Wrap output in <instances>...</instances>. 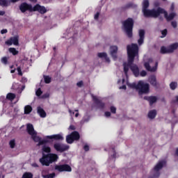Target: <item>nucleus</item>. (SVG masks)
I'll use <instances>...</instances> for the list:
<instances>
[{
    "label": "nucleus",
    "instance_id": "1",
    "mask_svg": "<svg viewBox=\"0 0 178 178\" xmlns=\"http://www.w3.org/2000/svg\"><path fill=\"white\" fill-rule=\"evenodd\" d=\"M127 55H128V63H124L123 64L125 76H127V72H129V67H130L135 77H138V76H141V77H145V76H147V72L145 70H143L142 72H140V70L138 69V67L136 65L133 64V62H134V58H136V60H138V46L136 44H132L131 45H128Z\"/></svg>",
    "mask_w": 178,
    "mask_h": 178
},
{
    "label": "nucleus",
    "instance_id": "2",
    "mask_svg": "<svg viewBox=\"0 0 178 178\" xmlns=\"http://www.w3.org/2000/svg\"><path fill=\"white\" fill-rule=\"evenodd\" d=\"M148 8H149V1L143 0L142 2V12L145 17H158L159 16V8L152 10L148 9Z\"/></svg>",
    "mask_w": 178,
    "mask_h": 178
},
{
    "label": "nucleus",
    "instance_id": "3",
    "mask_svg": "<svg viewBox=\"0 0 178 178\" xmlns=\"http://www.w3.org/2000/svg\"><path fill=\"white\" fill-rule=\"evenodd\" d=\"M127 84L128 87L138 90L139 95H143V94H148V92H149V84L144 82V81H139L138 83H127Z\"/></svg>",
    "mask_w": 178,
    "mask_h": 178
},
{
    "label": "nucleus",
    "instance_id": "4",
    "mask_svg": "<svg viewBox=\"0 0 178 178\" xmlns=\"http://www.w3.org/2000/svg\"><path fill=\"white\" fill-rule=\"evenodd\" d=\"M27 132L30 134L31 138L35 141V143H38V145H44L47 144L48 140L47 139H41V137L37 135V131L34 130V127L31 124H28L26 126Z\"/></svg>",
    "mask_w": 178,
    "mask_h": 178
},
{
    "label": "nucleus",
    "instance_id": "5",
    "mask_svg": "<svg viewBox=\"0 0 178 178\" xmlns=\"http://www.w3.org/2000/svg\"><path fill=\"white\" fill-rule=\"evenodd\" d=\"M56 161H58V155L55 154H49L47 155L43 154L42 158L40 159V162L43 166H49L52 162Z\"/></svg>",
    "mask_w": 178,
    "mask_h": 178
},
{
    "label": "nucleus",
    "instance_id": "6",
    "mask_svg": "<svg viewBox=\"0 0 178 178\" xmlns=\"http://www.w3.org/2000/svg\"><path fill=\"white\" fill-rule=\"evenodd\" d=\"M123 26L127 37L131 38L133 37V26H134L133 19L128 18L123 22Z\"/></svg>",
    "mask_w": 178,
    "mask_h": 178
},
{
    "label": "nucleus",
    "instance_id": "7",
    "mask_svg": "<svg viewBox=\"0 0 178 178\" xmlns=\"http://www.w3.org/2000/svg\"><path fill=\"white\" fill-rule=\"evenodd\" d=\"M166 161H160L159 163L154 166V169L152 170V175H153V178L159 177V170L165 166Z\"/></svg>",
    "mask_w": 178,
    "mask_h": 178
},
{
    "label": "nucleus",
    "instance_id": "8",
    "mask_svg": "<svg viewBox=\"0 0 178 178\" xmlns=\"http://www.w3.org/2000/svg\"><path fill=\"white\" fill-rule=\"evenodd\" d=\"M162 13L164 15V17L166 19L167 22H170V20H173L177 16V14L175 12H172L169 15H168V12H166V10H165L162 8H159V16Z\"/></svg>",
    "mask_w": 178,
    "mask_h": 178
},
{
    "label": "nucleus",
    "instance_id": "9",
    "mask_svg": "<svg viewBox=\"0 0 178 178\" xmlns=\"http://www.w3.org/2000/svg\"><path fill=\"white\" fill-rule=\"evenodd\" d=\"M178 48V43H174L170 44L169 47H162L161 48V54H172V52H174Z\"/></svg>",
    "mask_w": 178,
    "mask_h": 178
},
{
    "label": "nucleus",
    "instance_id": "10",
    "mask_svg": "<svg viewBox=\"0 0 178 178\" xmlns=\"http://www.w3.org/2000/svg\"><path fill=\"white\" fill-rule=\"evenodd\" d=\"M154 62L152 61V58H149L148 62L145 63L144 66L148 72H156V69H158V63H154V66H153Z\"/></svg>",
    "mask_w": 178,
    "mask_h": 178
},
{
    "label": "nucleus",
    "instance_id": "11",
    "mask_svg": "<svg viewBox=\"0 0 178 178\" xmlns=\"http://www.w3.org/2000/svg\"><path fill=\"white\" fill-rule=\"evenodd\" d=\"M80 140V134L77 131H74L66 137V142L67 144H73L74 141Z\"/></svg>",
    "mask_w": 178,
    "mask_h": 178
},
{
    "label": "nucleus",
    "instance_id": "12",
    "mask_svg": "<svg viewBox=\"0 0 178 178\" xmlns=\"http://www.w3.org/2000/svg\"><path fill=\"white\" fill-rule=\"evenodd\" d=\"M56 151H58V152H63L65 151H67L69 149V145H65L60 143H56L54 145Z\"/></svg>",
    "mask_w": 178,
    "mask_h": 178
},
{
    "label": "nucleus",
    "instance_id": "13",
    "mask_svg": "<svg viewBox=\"0 0 178 178\" xmlns=\"http://www.w3.org/2000/svg\"><path fill=\"white\" fill-rule=\"evenodd\" d=\"M55 170L58 172H72V167L67 164L57 165L55 166Z\"/></svg>",
    "mask_w": 178,
    "mask_h": 178
},
{
    "label": "nucleus",
    "instance_id": "14",
    "mask_svg": "<svg viewBox=\"0 0 178 178\" xmlns=\"http://www.w3.org/2000/svg\"><path fill=\"white\" fill-rule=\"evenodd\" d=\"M19 9L22 13H24L26 10H29L31 12V10H33V6H31V5L27 4L26 3H23L20 5Z\"/></svg>",
    "mask_w": 178,
    "mask_h": 178
},
{
    "label": "nucleus",
    "instance_id": "15",
    "mask_svg": "<svg viewBox=\"0 0 178 178\" xmlns=\"http://www.w3.org/2000/svg\"><path fill=\"white\" fill-rule=\"evenodd\" d=\"M92 99L93 101L95 102L97 106L99 108V109H104V106H105V104H104L102 101L101 99H99V97H97L96 96H92Z\"/></svg>",
    "mask_w": 178,
    "mask_h": 178
},
{
    "label": "nucleus",
    "instance_id": "16",
    "mask_svg": "<svg viewBox=\"0 0 178 178\" xmlns=\"http://www.w3.org/2000/svg\"><path fill=\"white\" fill-rule=\"evenodd\" d=\"M110 54L114 60H116V59H118V46H111Z\"/></svg>",
    "mask_w": 178,
    "mask_h": 178
},
{
    "label": "nucleus",
    "instance_id": "17",
    "mask_svg": "<svg viewBox=\"0 0 178 178\" xmlns=\"http://www.w3.org/2000/svg\"><path fill=\"white\" fill-rule=\"evenodd\" d=\"M6 44L7 45H12L13 44V45H19V38H17V36L10 38L6 42Z\"/></svg>",
    "mask_w": 178,
    "mask_h": 178
},
{
    "label": "nucleus",
    "instance_id": "18",
    "mask_svg": "<svg viewBox=\"0 0 178 178\" xmlns=\"http://www.w3.org/2000/svg\"><path fill=\"white\" fill-rule=\"evenodd\" d=\"M33 10L38 11L42 15H44V13H47V9L44 6H41L39 4H37L33 8Z\"/></svg>",
    "mask_w": 178,
    "mask_h": 178
},
{
    "label": "nucleus",
    "instance_id": "19",
    "mask_svg": "<svg viewBox=\"0 0 178 178\" xmlns=\"http://www.w3.org/2000/svg\"><path fill=\"white\" fill-rule=\"evenodd\" d=\"M145 35V31H144L143 29L139 30V39L138 40V44L139 45H142V44L144 43Z\"/></svg>",
    "mask_w": 178,
    "mask_h": 178
},
{
    "label": "nucleus",
    "instance_id": "20",
    "mask_svg": "<svg viewBox=\"0 0 178 178\" xmlns=\"http://www.w3.org/2000/svg\"><path fill=\"white\" fill-rule=\"evenodd\" d=\"M46 138H49V140H63V136L62 135V134H59L56 135L47 136H46Z\"/></svg>",
    "mask_w": 178,
    "mask_h": 178
},
{
    "label": "nucleus",
    "instance_id": "21",
    "mask_svg": "<svg viewBox=\"0 0 178 178\" xmlns=\"http://www.w3.org/2000/svg\"><path fill=\"white\" fill-rule=\"evenodd\" d=\"M144 99H145L146 101H148L150 105H152L153 104H155V102H156V101L158 100V98L155 96H150V97H145Z\"/></svg>",
    "mask_w": 178,
    "mask_h": 178
},
{
    "label": "nucleus",
    "instance_id": "22",
    "mask_svg": "<svg viewBox=\"0 0 178 178\" xmlns=\"http://www.w3.org/2000/svg\"><path fill=\"white\" fill-rule=\"evenodd\" d=\"M149 81L153 87H158V82H156V77L155 76H151L149 78Z\"/></svg>",
    "mask_w": 178,
    "mask_h": 178
},
{
    "label": "nucleus",
    "instance_id": "23",
    "mask_svg": "<svg viewBox=\"0 0 178 178\" xmlns=\"http://www.w3.org/2000/svg\"><path fill=\"white\" fill-rule=\"evenodd\" d=\"M99 58H101L102 59H105L106 62H111V60L109 58H108V54L106 53H99L98 54Z\"/></svg>",
    "mask_w": 178,
    "mask_h": 178
},
{
    "label": "nucleus",
    "instance_id": "24",
    "mask_svg": "<svg viewBox=\"0 0 178 178\" xmlns=\"http://www.w3.org/2000/svg\"><path fill=\"white\" fill-rule=\"evenodd\" d=\"M38 113L40 118H45L47 116V113L41 107H38Z\"/></svg>",
    "mask_w": 178,
    "mask_h": 178
},
{
    "label": "nucleus",
    "instance_id": "25",
    "mask_svg": "<svg viewBox=\"0 0 178 178\" xmlns=\"http://www.w3.org/2000/svg\"><path fill=\"white\" fill-rule=\"evenodd\" d=\"M156 116V110H152L148 113L149 119H155Z\"/></svg>",
    "mask_w": 178,
    "mask_h": 178
},
{
    "label": "nucleus",
    "instance_id": "26",
    "mask_svg": "<svg viewBox=\"0 0 178 178\" xmlns=\"http://www.w3.org/2000/svg\"><path fill=\"white\" fill-rule=\"evenodd\" d=\"M31 111H33V108L31 107V106L28 105L24 107V113L26 115H29V113H31Z\"/></svg>",
    "mask_w": 178,
    "mask_h": 178
},
{
    "label": "nucleus",
    "instance_id": "27",
    "mask_svg": "<svg viewBox=\"0 0 178 178\" xmlns=\"http://www.w3.org/2000/svg\"><path fill=\"white\" fill-rule=\"evenodd\" d=\"M15 98H16V95L13 93H8L6 95V99H9L10 101H13Z\"/></svg>",
    "mask_w": 178,
    "mask_h": 178
},
{
    "label": "nucleus",
    "instance_id": "28",
    "mask_svg": "<svg viewBox=\"0 0 178 178\" xmlns=\"http://www.w3.org/2000/svg\"><path fill=\"white\" fill-rule=\"evenodd\" d=\"M90 120V115H85L81 121V124H84V123H87Z\"/></svg>",
    "mask_w": 178,
    "mask_h": 178
},
{
    "label": "nucleus",
    "instance_id": "29",
    "mask_svg": "<svg viewBox=\"0 0 178 178\" xmlns=\"http://www.w3.org/2000/svg\"><path fill=\"white\" fill-rule=\"evenodd\" d=\"M170 88L172 90H176L177 88V82H171L170 83Z\"/></svg>",
    "mask_w": 178,
    "mask_h": 178
},
{
    "label": "nucleus",
    "instance_id": "30",
    "mask_svg": "<svg viewBox=\"0 0 178 178\" xmlns=\"http://www.w3.org/2000/svg\"><path fill=\"white\" fill-rule=\"evenodd\" d=\"M42 151L43 152H51V147H49V146L47 145H44L42 147Z\"/></svg>",
    "mask_w": 178,
    "mask_h": 178
},
{
    "label": "nucleus",
    "instance_id": "31",
    "mask_svg": "<svg viewBox=\"0 0 178 178\" xmlns=\"http://www.w3.org/2000/svg\"><path fill=\"white\" fill-rule=\"evenodd\" d=\"M0 5H1V6H8L9 1H8V0H0Z\"/></svg>",
    "mask_w": 178,
    "mask_h": 178
},
{
    "label": "nucleus",
    "instance_id": "32",
    "mask_svg": "<svg viewBox=\"0 0 178 178\" xmlns=\"http://www.w3.org/2000/svg\"><path fill=\"white\" fill-rule=\"evenodd\" d=\"M9 52L13 54V55H17L19 54V51L16 50L15 48H10Z\"/></svg>",
    "mask_w": 178,
    "mask_h": 178
},
{
    "label": "nucleus",
    "instance_id": "33",
    "mask_svg": "<svg viewBox=\"0 0 178 178\" xmlns=\"http://www.w3.org/2000/svg\"><path fill=\"white\" fill-rule=\"evenodd\" d=\"M22 178H33V174L30 172L24 173Z\"/></svg>",
    "mask_w": 178,
    "mask_h": 178
},
{
    "label": "nucleus",
    "instance_id": "34",
    "mask_svg": "<svg viewBox=\"0 0 178 178\" xmlns=\"http://www.w3.org/2000/svg\"><path fill=\"white\" fill-rule=\"evenodd\" d=\"M44 82L47 84H49V83H51V77H49V76H44Z\"/></svg>",
    "mask_w": 178,
    "mask_h": 178
},
{
    "label": "nucleus",
    "instance_id": "35",
    "mask_svg": "<svg viewBox=\"0 0 178 178\" xmlns=\"http://www.w3.org/2000/svg\"><path fill=\"white\" fill-rule=\"evenodd\" d=\"M42 177L43 178H54V177H55V173H51V174H49L47 175H42Z\"/></svg>",
    "mask_w": 178,
    "mask_h": 178
},
{
    "label": "nucleus",
    "instance_id": "36",
    "mask_svg": "<svg viewBox=\"0 0 178 178\" xmlns=\"http://www.w3.org/2000/svg\"><path fill=\"white\" fill-rule=\"evenodd\" d=\"M10 148H15V146L16 145V142L15 140H11L9 143Z\"/></svg>",
    "mask_w": 178,
    "mask_h": 178
},
{
    "label": "nucleus",
    "instance_id": "37",
    "mask_svg": "<svg viewBox=\"0 0 178 178\" xmlns=\"http://www.w3.org/2000/svg\"><path fill=\"white\" fill-rule=\"evenodd\" d=\"M110 111H111V113H116V107L111 106L110 107Z\"/></svg>",
    "mask_w": 178,
    "mask_h": 178
},
{
    "label": "nucleus",
    "instance_id": "38",
    "mask_svg": "<svg viewBox=\"0 0 178 178\" xmlns=\"http://www.w3.org/2000/svg\"><path fill=\"white\" fill-rule=\"evenodd\" d=\"M35 94H36L37 97H40V95H41V94H42V91L41 90V88H38L36 90Z\"/></svg>",
    "mask_w": 178,
    "mask_h": 178
},
{
    "label": "nucleus",
    "instance_id": "39",
    "mask_svg": "<svg viewBox=\"0 0 178 178\" xmlns=\"http://www.w3.org/2000/svg\"><path fill=\"white\" fill-rule=\"evenodd\" d=\"M1 62L2 63H3L4 65H6V63H8V58L6 57H3L1 58Z\"/></svg>",
    "mask_w": 178,
    "mask_h": 178
},
{
    "label": "nucleus",
    "instance_id": "40",
    "mask_svg": "<svg viewBox=\"0 0 178 178\" xmlns=\"http://www.w3.org/2000/svg\"><path fill=\"white\" fill-rule=\"evenodd\" d=\"M161 34H162V38H163V37H166V34H168V30L164 29L163 31H161Z\"/></svg>",
    "mask_w": 178,
    "mask_h": 178
},
{
    "label": "nucleus",
    "instance_id": "41",
    "mask_svg": "<svg viewBox=\"0 0 178 178\" xmlns=\"http://www.w3.org/2000/svg\"><path fill=\"white\" fill-rule=\"evenodd\" d=\"M17 70L18 72L19 76H23V73L22 72V68L20 67H17Z\"/></svg>",
    "mask_w": 178,
    "mask_h": 178
},
{
    "label": "nucleus",
    "instance_id": "42",
    "mask_svg": "<svg viewBox=\"0 0 178 178\" xmlns=\"http://www.w3.org/2000/svg\"><path fill=\"white\" fill-rule=\"evenodd\" d=\"M171 24L174 29H176L177 27V22H176V21L172 22Z\"/></svg>",
    "mask_w": 178,
    "mask_h": 178
},
{
    "label": "nucleus",
    "instance_id": "43",
    "mask_svg": "<svg viewBox=\"0 0 178 178\" xmlns=\"http://www.w3.org/2000/svg\"><path fill=\"white\" fill-rule=\"evenodd\" d=\"M170 10V12H173V10H175V3H172Z\"/></svg>",
    "mask_w": 178,
    "mask_h": 178
},
{
    "label": "nucleus",
    "instance_id": "44",
    "mask_svg": "<svg viewBox=\"0 0 178 178\" xmlns=\"http://www.w3.org/2000/svg\"><path fill=\"white\" fill-rule=\"evenodd\" d=\"M98 17H99V12H97L95 16H94V19L95 20H98Z\"/></svg>",
    "mask_w": 178,
    "mask_h": 178
},
{
    "label": "nucleus",
    "instance_id": "45",
    "mask_svg": "<svg viewBox=\"0 0 178 178\" xmlns=\"http://www.w3.org/2000/svg\"><path fill=\"white\" fill-rule=\"evenodd\" d=\"M104 116H106V118H109L111 116V112H109V111L105 112Z\"/></svg>",
    "mask_w": 178,
    "mask_h": 178
},
{
    "label": "nucleus",
    "instance_id": "46",
    "mask_svg": "<svg viewBox=\"0 0 178 178\" xmlns=\"http://www.w3.org/2000/svg\"><path fill=\"white\" fill-rule=\"evenodd\" d=\"M83 149H85V151H88L90 149V147L88 146V145H85Z\"/></svg>",
    "mask_w": 178,
    "mask_h": 178
},
{
    "label": "nucleus",
    "instance_id": "47",
    "mask_svg": "<svg viewBox=\"0 0 178 178\" xmlns=\"http://www.w3.org/2000/svg\"><path fill=\"white\" fill-rule=\"evenodd\" d=\"M6 33H8V29H2L1 31V34H6Z\"/></svg>",
    "mask_w": 178,
    "mask_h": 178
},
{
    "label": "nucleus",
    "instance_id": "48",
    "mask_svg": "<svg viewBox=\"0 0 178 178\" xmlns=\"http://www.w3.org/2000/svg\"><path fill=\"white\" fill-rule=\"evenodd\" d=\"M76 86L78 87H81V86H83V81H79L76 83Z\"/></svg>",
    "mask_w": 178,
    "mask_h": 178
},
{
    "label": "nucleus",
    "instance_id": "49",
    "mask_svg": "<svg viewBox=\"0 0 178 178\" xmlns=\"http://www.w3.org/2000/svg\"><path fill=\"white\" fill-rule=\"evenodd\" d=\"M69 129L70 130H76V127L74 125H70Z\"/></svg>",
    "mask_w": 178,
    "mask_h": 178
},
{
    "label": "nucleus",
    "instance_id": "50",
    "mask_svg": "<svg viewBox=\"0 0 178 178\" xmlns=\"http://www.w3.org/2000/svg\"><path fill=\"white\" fill-rule=\"evenodd\" d=\"M69 113L70 114V116H73L74 115V111H72V110L69 109L68 111Z\"/></svg>",
    "mask_w": 178,
    "mask_h": 178
},
{
    "label": "nucleus",
    "instance_id": "51",
    "mask_svg": "<svg viewBox=\"0 0 178 178\" xmlns=\"http://www.w3.org/2000/svg\"><path fill=\"white\" fill-rule=\"evenodd\" d=\"M120 90H126V85L120 87Z\"/></svg>",
    "mask_w": 178,
    "mask_h": 178
},
{
    "label": "nucleus",
    "instance_id": "52",
    "mask_svg": "<svg viewBox=\"0 0 178 178\" xmlns=\"http://www.w3.org/2000/svg\"><path fill=\"white\" fill-rule=\"evenodd\" d=\"M0 101H1V102H3V101H5V97L3 96L0 97Z\"/></svg>",
    "mask_w": 178,
    "mask_h": 178
},
{
    "label": "nucleus",
    "instance_id": "53",
    "mask_svg": "<svg viewBox=\"0 0 178 178\" xmlns=\"http://www.w3.org/2000/svg\"><path fill=\"white\" fill-rule=\"evenodd\" d=\"M173 102H178V96L175 97V99L173 100Z\"/></svg>",
    "mask_w": 178,
    "mask_h": 178
},
{
    "label": "nucleus",
    "instance_id": "54",
    "mask_svg": "<svg viewBox=\"0 0 178 178\" xmlns=\"http://www.w3.org/2000/svg\"><path fill=\"white\" fill-rule=\"evenodd\" d=\"M10 2H13V3H15V2H19V1L20 0H10Z\"/></svg>",
    "mask_w": 178,
    "mask_h": 178
},
{
    "label": "nucleus",
    "instance_id": "55",
    "mask_svg": "<svg viewBox=\"0 0 178 178\" xmlns=\"http://www.w3.org/2000/svg\"><path fill=\"white\" fill-rule=\"evenodd\" d=\"M3 15H5V12L0 11V16H3Z\"/></svg>",
    "mask_w": 178,
    "mask_h": 178
},
{
    "label": "nucleus",
    "instance_id": "56",
    "mask_svg": "<svg viewBox=\"0 0 178 178\" xmlns=\"http://www.w3.org/2000/svg\"><path fill=\"white\" fill-rule=\"evenodd\" d=\"M112 158H116V153L113 152V154L112 156Z\"/></svg>",
    "mask_w": 178,
    "mask_h": 178
},
{
    "label": "nucleus",
    "instance_id": "57",
    "mask_svg": "<svg viewBox=\"0 0 178 178\" xmlns=\"http://www.w3.org/2000/svg\"><path fill=\"white\" fill-rule=\"evenodd\" d=\"M32 165L34 166V168H38V165H37V163H33Z\"/></svg>",
    "mask_w": 178,
    "mask_h": 178
},
{
    "label": "nucleus",
    "instance_id": "58",
    "mask_svg": "<svg viewBox=\"0 0 178 178\" xmlns=\"http://www.w3.org/2000/svg\"><path fill=\"white\" fill-rule=\"evenodd\" d=\"M154 6L156 8V6H159V3H154Z\"/></svg>",
    "mask_w": 178,
    "mask_h": 178
},
{
    "label": "nucleus",
    "instance_id": "59",
    "mask_svg": "<svg viewBox=\"0 0 178 178\" xmlns=\"http://www.w3.org/2000/svg\"><path fill=\"white\" fill-rule=\"evenodd\" d=\"M48 97H49V95H44L43 96V98H48Z\"/></svg>",
    "mask_w": 178,
    "mask_h": 178
},
{
    "label": "nucleus",
    "instance_id": "60",
    "mask_svg": "<svg viewBox=\"0 0 178 178\" xmlns=\"http://www.w3.org/2000/svg\"><path fill=\"white\" fill-rule=\"evenodd\" d=\"M176 155H177V156H178V148L176 149Z\"/></svg>",
    "mask_w": 178,
    "mask_h": 178
},
{
    "label": "nucleus",
    "instance_id": "61",
    "mask_svg": "<svg viewBox=\"0 0 178 178\" xmlns=\"http://www.w3.org/2000/svg\"><path fill=\"white\" fill-rule=\"evenodd\" d=\"M75 118H79V113H76L75 114Z\"/></svg>",
    "mask_w": 178,
    "mask_h": 178
},
{
    "label": "nucleus",
    "instance_id": "62",
    "mask_svg": "<svg viewBox=\"0 0 178 178\" xmlns=\"http://www.w3.org/2000/svg\"><path fill=\"white\" fill-rule=\"evenodd\" d=\"M31 2H37V0H29Z\"/></svg>",
    "mask_w": 178,
    "mask_h": 178
},
{
    "label": "nucleus",
    "instance_id": "63",
    "mask_svg": "<svg viewBox=\"0 0 178 178\" xmlns=\"http://www.w3.org/2000/svg\"><path fill=\"white\" fill-rule=\"evenodd\" d=\"M10 73H15V70H11Z\"/></svg>",
    "mask_w": 178,
    "mask_h": 178
},
{
    "label": "nucleus",
    "instance_id": "64",
    "mask_svg": "<svg viewBox=\"0 0 178 178\" xmlns=\"http://www.w3.org/2000/svg\"><path fill=\"white\" fill-rule=\"evenodd\" d=\"M122 84L124 83V79H122Z\"/></svg>",
    "mask_w": 178,
    "mask_h": 178
}]
</instances>
